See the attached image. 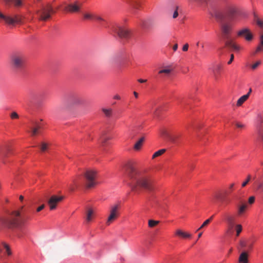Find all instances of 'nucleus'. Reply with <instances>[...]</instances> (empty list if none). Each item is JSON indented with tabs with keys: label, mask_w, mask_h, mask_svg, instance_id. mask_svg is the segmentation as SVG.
<instances>
[{
	"label": "nucleus",
	"mask_w": 263,
	"mask_h": 263,
	"mask_svg": "<svg viewBox=\"0 0 263 263\" xmlns=\"http://www.w3.org/2000/svg\"><path fill=\"white\" fill-rule=\"evenodd\" d=\"M127 173L133 191L139 193L142 189L149 191L153 190L152 182L145 171L129 165Z\"/></svg>",
	"instance_id": "nucleus-1"
},
{
	"label": "nucleus",
	"mask_w": 263,
	"mask_h": 263,
	"mask_svg": "<svg viewBox=\"0 0 263 263\" xmlns=\"http://www.w3.org/2000/svg\"><path fill=\"white\" fill-rule=\"evenodd\" d=\"M28 218L27 217L22 216L20 211H13L10 213L8 217H0V227L21 229L25 224Z\"/></svg>",
	"instance_id": "nucleus-2"
},
{
	"label": "nucleus",
	"mask_w": 263,
	"mask_h": 263,
	"mask_svg": "<svg viewBox=\"0 0 263 263\" xmlns=\"http://www.w3.org/2000/svg\"><path fill=\"white\" fill-rule=\"evenodd\" d=\"M24 54L20 51L12 52L9 57V64L11 68L15 71H20L25 65Z\"/></svg>",
	"instance_id": "nucleus-3"
},
{
	"label": "nucleus",
	"mask_w": 263,
	"mask_h": 263,
	"mask_svg": "<svg viewBox=\"0 0 263 263\" xmlns=\"http://www.w3.org/2000/svg\"><path fill=\"white\" fill-rule=\"evenodd\" d=\"M224 15H225L231 22L236 21L238 20L237 16L242 14V12L235 5H228L222 10Z\"/></svg>",
	"instance_id": "nucleus-4"
},
{
	"label": "nucleus",
	"mask_w": 263,
	"mask_h": 263,
	"mask_svg": "<svg viewBox=\"0 0 263 263\" xmlns=\"http://www.w3.org/2000/svg\"><path fill=\"white\" fill-rule=\"evenodd\" d=\"M55 11L52 7L48 4L43 6L40 10L36 11V13L39 15V20L41 21H46L51 17V15L54 13Z\"/></svg>",
	"instance_id": "nucleus-5"
},
{
	"label": "nucleus",
	"mask_w": 263,
	"mask_h": 263,
	"mask_svg": "<svg viewBox=\"0 0 263 263\" xmlns=\"http://www.w3.org/2000/svg\"><path fill=\"white\" fill-rule=\"evenodd\" d=\"M97 174V172L94 170H88L84 173L85 185L86 188H91L96 185V178Z\"/></svg>",
	"instance_id": "nucleus-6"
},
{
	"label": "nucleus",
	"mask_w": 263,
	"mask_h": 263,
	"mask_svg": "<svg viewBox=\"0 0 263 263\" xmlns=\"http://www.w3.org/2000/svg\"><path fill=\"white\" fill-rule=\"evenodd\" d=\"M0 18L4 20L5 23L9 25H14L15 24H22L23 21L21 16L15 14L13 17L10 15L4 14L0 12Z\"/></svg>",
	"instance_id": "nucleus-7"
},
{
	"label": "nucleus",
	"mask_w": 263,
	"mask_h": 263,
	"mask_svg": "<svg viewBox=\"0 0 263 263\" xmlns=\"http://www.w3.org/2000/svg\"><path fill=\"white\" fill-rule=\"evenodd\" d=\"M120 205L118 204L112 205L109 211V215L106 221V224L109 226L119 216Z\"/></svg>",
	"instance_id": "nucleus-8"
},
{
	"label": "nucleus",
	"mask_w": 263,
	"mask_h": 263,
	"mask_svg": "<svg viewBox=\"0 0 263 263\" xmlns=\"http://www.w3.org/2000/svg\"><path fill=\"white\" fill-rule=\"evenodd\" d=\"M110 29L112 32L117 34L121 38H127L129 36V31L117 24L112 25Z\"/></svg>",
	"instance_id": "nucleus-9"
},
{
	"label": "nucleus",
	"mask_w": 263,
	"mask_h": 263,
	"mask_svg": "<svg viewBox=\"0 0 263 263\" xmlns=\"http://www.w3.org/2000/svg\"><path fill=\"white\" fill-rule=\"evenodd\" d=\"M238 37L244 39L247 42H251L254 39V35L250 30L247 27H244L239 30L237 32Z\"/></svg>",
	"instance_id": "nucleus-10"
},
{
	"label": "nucleus",
	"mask_w": 263,
	"mask_h": 263,
	"mask_svg": "<svg viewBox=\"0 0 263 263\" xmlns=\"http://www.w3.org/2000/svg\"><path fill=\"white\" fill-rule=\"evenodd\" d=\"M64 197L63 196H58L52 195L47 201V203L50 210H53L56 209L57 204L61 202Z\"/></svg>",
	"instance_id": "nucleus-11"
},
{
	"label": "nucleus",
	"mask_w": 263,
	"mask_h": 263,
	"mask_svg": "<svg viewBox=\"0 0 263 263\" xmlns=\"http://www.w3.org/2000/svg\"><path fill=\"white\" fill-rule=\"evenodd\" d=\"M224 217L228 224L227 233L230 235H231L233 233V228L235 227L234 218L232 216L228 214L225 215Z\"/></svg>",
	"instance_id": "nucleus-12"
},
{
	"label": "nucleus",
	"mask_w": 263,
	"mask_h": 263,
	"mask_svg": "<svg viewBox=\"0 0 263 263\" xmlns=\"http://www.w3.org/2000/svg\"><path fill=\"white\" fill-rule=\"evenodd\" d=\"M84 102V99L79 95L73 94L70 97V103L73 105H81Z\"/></svg>",
	"instance_id": "nucleus-13"
},
{
	"label": "nucleus",
	"mask_w": 263,
	"mask_h": 263,
	"mask_svg": "<svg viewBox=\"0 0 263 263\" xmlns=\"http://www.w3.org/2000/svg\"><path fill=\"white\" fill-rule=\"evenodd\" d=\"M85 220L87 223H90L95 216L96 210L95 209L89 207L86 209Z\"/></svg>",
	"instance_id": "nucleus-14"
},
{
	"label": "nucleus",
	"mask_w": 263,
	"mask_h": 263,
	"mask_svg": "<svg viewBox=\"0 0 263 263\" xmlns=\"http://www.w3.org/2000/svg\"><path fill=\"white\" fill-rule=\"evenodd\" d=\"M80 9V6L77 3L67 5L64 8V10L71 13L78 12Z\"/></svg>",
	"instance_id": "nucleus-15"
},
{
	"label": "nucleus",
	"mask_w": 263,
	"mask_h": 263,
	"mask_svg": "<svg viewBox=\"0 0 263 263\" xmlns=\"http://www.w3.org/2000/svg\"><path fill=\"white\" fill-rule=\"evenodd\" d=\"M239 203V204H236L237 214L238 216H241L245 213L248 205L241 199H240Z\"/></svg>",
	"instance_id": "nucleus-16"
},
{
	"label": "nucleus",
	"mask_w": 263,
	"mask_h": 263,
	"mask_svg": "<svg viewBox=\"0 0 263 263\" xmlns=\"http://www.w3.org/2000/svg\"><path fill=\"white\" fill-rule=\"evenodd\" d=\"M225 46L236 51L240 50V47L232 40L228 39L225 42Z\"/></svg>",
	"instance_id": "nucleus-17"
},
{
	"label": "nucleus",
	"mask_w": 263,
	"mask_h": 263,
	"mask_svg": "<svg viewBox=\"0 0 263 263\" xmlns=\"http://www.w3.org/2000/svg\"><path fill=\"white\" fill-rule=\"evenodd\" d=\"M7 5L13 4L15 8H20L23 6V0H4Z\"/></svg>",
	"instance_id": "nucleus-18"
},
{
	"label": "nucleus",
	"mask_w": 263,
	"mask_h": 263,
	"mask_svg": "<svg viewBox=\"0 0 263 263\" xmlns=\"http://www.w3.org/2000/svg\"><path fill=\"white\" fill-rule=\"evenodd\" d=\"M9 153H10V149L8 148H5L0 152V159L2 162L4 164L7 163L6 158L8 156Z\"/></svg>",
	"instance_id": "nucleus-19"
},
{
	"label": "nucleus",
	"mask_w": 263,
	"mask_h": 263,
	"mask_svg": "<svg viewBox=\"0 0 263 263\" xmlns=\"http://www.w3.org/2000/svg\"><path fill=\"white\" fill-rule=\"evenodd\" d=\"M221 30L226 38L229 39L228 35L231 32V27L228 24H224L222 25Z\"/></svg>",
	"instance_id": "nucleus-20"
},
{
	"label": "nucleus",
	"mask_w": 263,
	"mask_h": 263,
	"mask_svg": "<svg viewBox=\"0 0 263 263\" xmlns=\"http://www.w3.org/2000/svg\"><path fill=\"white\" fill-rule=\"evenodd\" d=\"M221 69V66L219 64L215 65L212 68V71L216 80L218 79Z\"/></svg>",
	"instance_id": "nucleus-21"
},
{
	"label": "nucleus",
	"mask_w": 263,
	"mask_h": 263,
	"mask_svg": "<svg viewBox=\"0 0 263 263\" xmlns=\"http://www.w3.org/2000/svg\"><path fill=\"white\" fill-rule=\"evenodd\" d=\"M239 263H248V255L245 251L242 252L238 259Z\"/></svg>",
	"instance_id": "nucleus-22"
},
{
	"label": "nucleus",
	"mask_w": 263,
	"mask_h": 263,
	"mask_svg": "<svg viewBox=\"0 0 263 263\" xmlns=\"http://www.w3.org/2000/svg\"><path fill=\"white\" fill-rule=\"evenodd\" d=\"M121 59V54L117 53L112 55L109 59V62L112 64H117Z\"/></svg>",
	"instance_id": "nucleus-23"
},
{
	"label": "nucleus",
	"mask_w": 263,
	"mask_h": 263,
	"mask_svg": "<svg viewBox=\"0 0 263 263\" xmlns=\"http://www.w3.org/2000/svg\"><path fill=\"white\" fill-rule=\"evenodd\" d=\"M176 235L178 236L184 238H189L191 237V234H190V233L183 232L180 229H178L176 230Z\"/></svg>",
	"instance_id": "nucleus-24"
},
{
	"label": "nucleus",
	"mask_w": 263,
	"mask_h": 263,
	"mask_svg": "<svg viewBox=\"0 0 263 263\" xmlns=\"http://www.w3.org/2000/svg\"><path fill=\"white\" fill-rule=\"evenodd\" d=\"M173 68L172 66L168 65L165 67L164 69H161L159 71L158 74H165V75L167 76L170 74V73L172 71Z\"/></svg>",
	"instance_id": "nucleus-25"
},
{
	"label": "nucleus",
	"mask_w": 263,
	"mask_h": 263,
	"mask_svg": "<svg viewBox=\"0 0 263 263\" xmlns=\"http://www.w3.org/2000/svg\"><path fill=\"white\" fill-rule=\"evenodd\" d=\"M144 141V138L142 137L134 145V148L135 151H139Z\"/></svg>",
	"instance_id": "nucleus-26"
},
{
	"label": "nucleus",
	"mask_w": 263,
	"mask_h": 263,
	"mask_svg": "<svg viewBox=\"0 0 263 263\" xmlns=\"http://www.w3.org/2000/svg\"><path fill=\"white\" fill-rule=\"evenodd\" d=\"M249 98V95H245L241 97L237 102V106H241Z\"/></svg>",
	"instance_id": "nucleus-27"
},
{
	"label": "nucleus",
	"mask_w": 263,
	"mask_h": 263,
	"mask_svg": "<svg viewBox=\"0 0 263 263\" xmlns=\"http://www.w3.org/2000/svg\"><path fill=\"white\" fill-rule=\"evenodd\" d=\"M102 111L105 114L106 117H110L112 114V109L110 108H103Z\"/></svg>",
	"instance_id": "nucleus-28"
},
{
	"label": "nucleus",
	"mask_w": 263,
	"mask_h": 263,
	"mask_svg": "<svg viewBox=\"0 0 263 263\" xmlns=\"http://www.w3.org/2000/svg\"><path fill=\"white\" fill-rule=\"evenodd\" d=\"M247 240L240 239L239 242V247L238 249H244L247 248Z\"/></svg>",
	"instance_id": "nucleus-29"
},
{
	"label": "nucleus",
	"mask_w": 263,
	"mask_h": 263,
	"mask_svg": "<svg viewBox=\"0 0 263 263\" xmlns=\"http://www.w3.org/2000/svg\"><path fill=\"white\" fill-rule=\"evenodd\" d=\"M166 152V149H161L156 152L153 155L152 158L154 159L163 154Z\"/></svg>",
	"instance_id": "nucleus-30"
},
{
	"label": "nucleus",
	"mask_w": 263,
	"mask_h": 263,
	"mask_svg": "<svg viewBox=\"0 0 263 263\" xmlns=\"http://www.w3.org/2000/svg\"><path fill=\"white\" fill-rule=\"evenodd\" d=\"M159 222V221L151 219L148 220V224L150 228H153L157 226Z\"/></svg>",
	"instance_id": "nucleus-31"
},
{
	"label": "nucleus",
	"mask_w": 263,
	"mask_h": 263,
	"mask_svg": "<svg viewBox=\"0 0 263 263\" xmlns=\"http://www.w3.org/2000/svg\"><path fill=\"white\" fill-rule=\"evenodd\" d=\"M235 229L236 231V236H238L242 231V226L240 224H236L235 226Z\"/></svg>",
	"instance_id": "nucleus-32"
},
{
	"label": "nucleus",
	"mask_w": 263,
	"mask_h": 263,
	"mask_svg": "<svg viewBox=\"0 0 263 263\" xmlns=\"http://www.w3.org/2000/svg\"><path fill=\"white\" fill-rule=\"evenodd\" d=\"M3 246L4 248L6 249L7 255L9 256L11 255L12 254V252L9 246L6 243H4Z\"/></svg>",
	"instance_id": "nucleus-33"
},
{
	"label": "nucleus",
	"mask_w": 263,
	"mask_h": 263,
	"mask_svg": "<svg viewBox=\"0 0 263 263\" xmlns=\"http://www.w3.org/2000/svg\"><path fill=\"white\" fill-rule=\"evenodd\" d=\"M255 21L256 24L260 27L263 28V21L260 20L259 18H258L256 15H255Z\"/></svg>",
	"instance_id": "nucleus-34"
},
{
	"label": "nucleus",
	"mask_w": 263,
	"mask_h": 263,
	"mask_svg": "<svg viewBox=\"0 0 263 263\" xmlns=\"http://www.w3.org/2000/svg\"><path fill=\"white\" fill-rule=\"evenodd\" d=\"M93 15L90 13H85L84 14V17L86 20H93Z\"/></svg>",
	"instance_id": "nucleus-35"
},
{
	"label": "nucleus",
	"mask_w": 263,
	"mask_h": 263,
	"mask_svg": "<svg viewBox=\"0 0 263 263\" xmlns=\"http://www.w3.org/2000/svg\"><path fill=\"white\" fill-rule=\"evenodd\" d=\"M48 147V144L46 143L42 142L41 145V150L42 152H45Z\"/></svg>",
	"instance_id": "nucleus-36"
},
{
	"label": "nucleus",
	"mask_w": 263,
	"mask_h": 263,
	"mask_svg": "<svg viewBox=\"0 0 263 263\" xmlns=\"http://www.w3.org/2000/svg\"><path fill=\"white\" fill-rule=\"evenodd\" d=\"M110 139V138L107 136H104L102 135L101 137L100 138V140L101 141V142L104 144L105 143L107 140Z\"/></svg>",
	"instance_id": "nucleus-37"
},
{
	"label": "nucleus",
	"mask_w": 263,
	"mask_h": 263,
	"mask_svg": "<svg viewBox=\"0 0 263 263\" xmlns=\"http://www.w3.org/2000/svg\"><path fill=\"white\" fill-rule=\"evenodd\" d=\"M210 222V219H206L200 226V227L198 229V230H199L204 227L206 226Z\"/></svg>",
	"instance_id": "nucleus-38"
},
{
	"label": "nucleus",
	"mask_w": 263,
	"mask_h": 263,
	"mask_svg": "<svg viewBox=\"0 0 263 263\" xmlns=\"http://www.w3.org/2000/svg\"><path fill=\"white\" fill-rule=\"evenodd\" d=\"M251 180V176H248L247 179L242 183V186L245 187Z\"/></svg>",
	"instance_id": "nucleus-39"
},
{
	"label": "nucleus",
	"mask_w": 263,
	"mask_h": 263,
	"mask_svg": "<svg viewBox=\"0 0 263 263\" xmlns=\"http://www.w3.org/2000/svg\"><path fill=\"white\" fill-rule=\"evenodd\" d=\"M261 64V62L260 61H258L257 62H256L255 63H254V64H253L252 65V69H255L256 68H257L258 67V66H259Z\"/></svg>",
	"instance_id": "nucleus-40"
},
{
	"label": "nucleus",
	"mask_w": 263,
	"mask_h": 263,
	"mask_svg": "<svg viewBox=\"0 0 263 263\" xmlns=\"http://www.w3.org/2000/svg\"><path fill=\"white\" fill-rule=\"evenodd\" d=\"M263 48V41H260V45L256 48V52H259Z\"/></svg>",
	"instance_id": "nucleus-41"
},
{
	"label": "nucleus",
	"mask_w": 263,
	"mask_h": 263,
	"mask_svg": "<svg viewBox=\"0 0 263 263\" xmlns=\"http://www.w3.org/2000/svg\"><path fill=\"white\" fill-rule=\"evenodd\" d=\"M38 130L34 127L31 128V135L32 136H35L38 133Z\"/></svg>",
	"instance_id": "nucleus-42"
},
{
	"label": "nucleus",
	"mask_w": 263,
	"mask_h": 263,
	"mask_svg": "<svg viewBox=\"0 0 263 263\" xmlns=\"http://www.w3.org/2000/svg\"><path fill=\"white\" fill-rule=\"evenodd\" d=\"M214 197L216 199L220 200L221 202H223L224 200V198L221 197V195L220 194H216L214 195Z\"/></svg>",
	"instance_id": "nucleus-43"
},
{
	"label": "nucleus",
	"mask_w": 263,
	"mask_h": 263,
	"mask_svg": "<svg viewBox=\"0 0 263 263\" xmlns=\"http://www.w3.org/2000/svg\"><path fill=\"white\" fill-rule=\"evenodd\" d=\"M247 248L248 250H251L253 248V242H250L249 240H247Z\"/></svg>",
	"instance_id": "nucleus-44"
},
{
	"label": "nucleus",
	"mask_w": 263,
	"mask_h": 263,
	"mask_svg": "<svg viewBox=\"0 0 263 263\" xmlns=\"http://www.w3.org/2000/svg\"><path fill=\"white\" fill-rule=\"evenodd\" d=\"M255 198L254 196H251L248 199V202L249 204H252L255 201Z\"/></svg>",
	"instance_id": "nucleus-45"
},
{
	"label": "nucleus",
	"mask_w": 263,
	"mask_h": 263,
	"mask_svg": "<svg viewBox=\"0 0 263 263\" xmlns=\"http://www.w3.org/2000/svg\"><path fill=\"white\" fill-rule=\"evenodd\" d=\"M11 118L13 119H17L18 118V115L16 112H13L11 114Z\"/></svg>",
	"instance_id": "nucleus-46"
},
{
	"label": "nucleus",
	"mask_w": 263,
	"mask_h": 263,
	"mask_svg": "<svg viewBox=\"0 0 263 263\" xmlns=\"http://www.w3.org/2000/svg\"><path fill=\"white\" fill-rule=\"evenodd\" d=\"M257 190L263 191V182H259L257 185Z\"/></svg>",
	"instance_id": "nucleus-47"
},
{
	"label": "nucleus",
	"mask_w": 263,
	"mask_h": 263,
	"mask_svg": "<svg viewBox=\"0 0 263 263\" xmlns=\"http://www.w3.org/2000/svg\"><path fill=\"white\" fill-rule=\"evenodd\" d=\"M161 109V107H157L154 109V112L153 114L155 116H158L159 114V111Z\"/></svg>",
	"instance_id": "nucleus-48"
},
{
	"label": "nucleus",
	"mask_w": 263,
	"mask_h": 263,
	"mask_svg": "<svg viewBox=\"0 0 263 263\" xmlns=\"http://www.w3.org/2000/svg\"><path fill=\"white\" fill-rule=\"evenodd\" d=\"M93 20H95L97 21H104L103 18H102L101 16H96V15L93 16Z\"/></svg>",
	"instance_id": "nucleus-49"
},
{
	"label": "nucleus",
	"mask_w": 263,
	"mask_h": 263,
	"mask_svg": "<svg viewBox=\"0 0 263 263\" xmlns=\"http://www.w3.org/2000/svg\"><path fill=\"white\" fill-rule=\"evenodd\" d=\"M236 126L238 127V128H243L245 127V125L242 123H236Z\"/></svg>",
	"instance_id": "nucleus-50"
},
{
	"label": "nucleus",
	"mask_w": 263,
	"mask_h": 263,
	"mask_svg": "<svg viewBox=\"0 0 263 263\" xmlns=\"http://www.w3.org/2000/svg\"><path fill=\"white\" fill-rule=\"evenodd\" d=\"M44 208H45V205L43 204L37 208L36 211L37 212H39L41 211H42Z\"/></svg>",
	"instance_id": "nucleus-51"
},
{
	"label": "nucleus",
	"mask_w": 263,
	"mask_h": 263,
	"mask_svg": "<svg viewBox=\"0 0 263 263\" xmlns=\"http://www.w3.org/2000/svg\"><path fill=\"white\" fill-rule=\"evenodd\" d=\"M234 54H231L230 59V60L228 62V64H231L232 63V62L234 60Z\"/></svg>",
	"instance_id": "nucleus-52"
},
{
	"label": "nucleus",
	"mask_w": 263,
	"mask_h": 263,
	"mask_svg": "<svg viewBox=\"0 0 263 263\" xmlns=\"http://www.w3.org/2000/svg\"><path fill=\"white\" fill-rule=\"evenodd\" d=\"M18 181H19V179L18 178H15L14 181L11 183V185L12 186V187H15V183L18 182Z\"/></svg>",
	"instance_id": "nucleus-53"
},
{
	"label": "nucleus",
	"mask_w": 263,
	"mask_h": 263,
	"mask_svg": "<svg viewBox=\"0 0 263 263\" xmlns=\"http://www.w3.org/2000/svg\"><path fill=\"white\" fill-rule=\"evenodd\" d=\"M189 48V45L187 44H185L182 48V50L183 51H187Z\"/></svg>",
	"instance_id": "nucleus-54"
},
{
	"label": "nucleus",
	"mask_w": 263,
	"mask_h": 263,
	"mask_svg": "<svg viewBox=\"0 0 263 263\" xmlns=\"http://www.w3.org/2000/svg\"><path fill=\"white\" fill-rule=\"evenodd\" d=\"M133 7L134 9H138L139 7L138 3L137 2H134V3L133 4Z\"/></svg>",
	"instance_id": "nucleus-55"
},
{
	"label": "nucleus",
	"mask_w": 263,
	"mask_h": 263,
	"mask_svg": "<svg viewBox=\"0 0 263 263\" xmlns=\"http://www.w3.org/2000/svg\"><path fill=\"white\" fill-rule=\"evenodd\" d=\"M178 16V13L177 10H176L174 11V13H173V17L174 18H176Z\"/></svg>",
	"instance_id": "nucleus-56"
},
{
	"label": "nucleus",
	"mask_w": 263,
	"mask_h": 263,
	"mask_svg": "<svg viewBox=\"0 0 263 263\" xmlns=\"http://www.w3.org/2000/svg\"><path fill=\"white\" fill-rule=\"evenodd\" d=\"M173 49L174 50V51H176L177 49H178V44H175L174 46L173 47Z\"/></svg>",
	"instance_id": "nucleus-57"
},
{
	"label": "nucleus",
	"mask_w": 263,
	"mask_h": 263,
	"mask_svg": "<svg viewBox=\"0 0 263 263\" xmlns=\"http://www.w3.org/2000/svg\"><path fill=\"white\" fill-rule=\"evenodd\" d=\"M260 136L261 137V139L263 140V126H262V129L260 133Z\"/></svg>",
	"instance_id": "nucleus-58"
},
{
	"label": "nucleus",
	"mask_w": 263,
	"mask_h": 263,
	"mask_svg": "<svg viewBox=\"0 0 263 263\" xmlns=\"http://www.w3.org/2000/svg\"><path fill=\"white\" fill-rule=\"evenodd\" d=\"M138 81L140 83H145V82H146L147 80H143V79H140Z\"/></svg>",
	"instance_id": "nucleus-59"
},
{
	"label": "nucleus",
	"mask_w": 263,
	"mask_h": 263,
	"mask_svg": "<svg viewBox=\"0 0 263 263\" xmlns=\"http://www.w3.org/2000/svg\"><path fill=\"white\" fill-rule=\"evenodd\" d=\"M114 98L115 99H117V100H120L121 99L120 96H119L118 95H116L114 96Z\"/></svg>",
	"instance_id": "nucleus-60"
},
{
	"label": "nucleus",
	"mask_w": 263,
	"mask_h": 263,
	"mask_svg": "<svg viewBox=\"0 0 263 263\" xmlns=\"http://www.w3.org/2000/svg\"><path fill=\"white\" fill-rule=\"evenodd\" d=\"M234 186V183H232L230 185L229 188L230 190H232Z\"/></svg>",
	"instance_id": "nucleus-61"
},
{
	"label": "nucleus",
	"mask_w": 263,
	"mask_h": 263,
	"mask_svg": "<svg viewBox=\"0 0 263 263\" xmlns=\"http://www.w3.org/2000/svg\"><path fill=\"white\" fill-rule=\"evenodd\" d=\"M72 182H73V184L77 185V181H76V179H72Z\"/></svg>",
	"instance_id": "nucleus-62"
},
{
	"label": "nucleus",
	"mask_w": 263,
	"mask_h": 263,
	"mask_svg": "<svg viewBox=\"0 0 263 263\" xmlns=\"http://www.w3.org/2000/svg\"><path fill=\"white\" fill-rule=\"evenodd\" d=\"M134 95L135 96V97L137 98L138 97V93L136 92V91H134Z\"/></svg>",
	"instance_id": "nucleus-63"
},
{
	"label": "nucleus",
	"mask_w": 263,
	"mask_h": 263,
	"mask_svg": "<svg viewBox=\"0 0 263 263\" xmlns=\"http://www.w3.org/2000/svg\"><path fill=\"white\" fill-rule=\"evenodd\" d=\"M260 41H263V34L260 35Z\"/></svg>",
	"instance_id": "nucleus-64"
}]
</instances>
